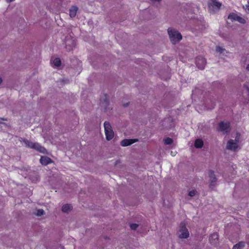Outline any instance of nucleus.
I'll return each instance as SVG.
<instances>
[{
  "label": "nucleus",
  "instance_id": "30",
  "mask_svg": "<svg viewBox=\"0 0 249 249\" xmlns=\"http://www.w3.org/2000/svg\"><path fill=\"white\" fill-rule=\"evenodd\" d=\"M153 2H155V1H160V0H151Z\"/></svg>",
  "mask_w": 249,
  "mask_h": 249
},
{
  "label": "nucleus",
  "instance_id": "15",
  "mask_svg": "<svg viewBox=\"0 0 249 249\" xmlns=\"http://www.w3.org/2000/svg\"><path fill=\"white\" fill-rule=\"evenodd\" d=\"M195 147L196 148H201L203 146V142L202 140L198 139L195 141Z\"/></svg>",
  "mask_w": 249,
  "mask_h": 249
},
{
  "label": "nucleus",
  "instance_id": "29",
  "mask_svg": "<svg viewBox=\"0 0 249 249\" xmlns=\"http://www.w3.org/2000/svg\"><path fill=\"white\" fill-rule=\"evenodd\" d=\"M247 70L249 71V64L247 66Z\"/></svg>",
  "mask_w": 249,
  "mask_h": 249
},
{
  "label": "nucleus",
  "instance_id": "1",
  "mask_svg": "<svg viewBox=\"0 0 249 249\" xmlns=\"http://www.w3.org/2000/svg\"><path fill=\"white\" fill-rule=\"evenodd\" d=\"M21 141L25 144L26 147L28 148L36 150L43 154L47 153L46 148L37 142H33L26 139H22Z\"/></svg>",
  "mask_w": 249,
  "mask_h": 249
},
{
  "label": "nucleus",
  "instance_id": "22",
  "mask_svg": "<svg viewBox=\"0 0 249 249\" xmlns=\"http://www.w3.org/2000/svg\"><path fill=\"white\" fill-rule=\"evenodd\" d=\"M224 50H225V49H223V48H222L220 46H217L216 47V51L220 53H222L224 52Z\"/></svg>",
  "mask_w": 249,
  "mask_h": 249
},
{
  "label": "nucleus",
  "instance_id": "18",
  "mask_svg": "<svg viewBox=\"0 0 249 249\" xmlns=\"http://www.w3.org/2000/svg\"><path fill=\"white\" fill-rule=\"evenodd\" d=\"M53 64L56 67H59L61 65V61L59 58H55L53 61Z\"/></svg>",
  "mask_w": 249,
  "mask_h": 249
},
{
  "label": "nucleus",
  "instance_id": "19",
  "mask_svg": "<svg viewBox=\"0 0 249 249\" xmlns=\"http://www.w3.org/2000/svg\"><path fill=\"white\" fill-rule=\"evenodd\" d=\"M236 18V21H237L241 23L244 24L246 23V20L244 18H242V17H240L238 16H233Z\"/></svg>",
  "mask_w": 249,
  "mask_h": 249
},
{
  "label": "nucleus",
  "instance_id": "24",
  "mask_svg": "<svg viewBox=\"0 0 249 249\" xmlns=\"http://www.w3.org/2000/svg\"><path fill=\"white\" fill-rule=\"evenodd\" d=\"M138 227V225L135 223L131 224L130 227L132 230H135Z\"/></svg>",
  "mask_w": 249,
  "mask_h": 249
},
{
  "label": "nucleus",
  "instance_id": "9",
  "mask_svg": "<svg viewBox=\"0 0 249 249\" xmlns=\"http://www.w3.org/2000/svg\"><path fill=\"white\" fill-rule=\"evenodd\" d=\"M209 177L210 178V187L214 186L215 182L217 181V178H216L214 172L213 170H209Z\"/></svg>",
  "mask_w": 249,
  "mask_h": 249
},
{
  "label": "nucleus",
  "instance_id": "23",
  "mask_svg": "<svg viewBox=\"0 0 249 249\" xmlns=\"http://www.w3.org/2000/svg\"><path fill=\"white\" fill-rule=\"evenodd\" d=\"M196 190H191L190 191L189 193H188V195L190 196H191V197H193L194 196H195V195L196 194Z\"/></svg>",
  "mask_w": 249,
  "mask_h": 249
},
{
  "label": "nucleus",
  "instance_id": "5",
  "mask_svg": "<svg viewBox=\"0 0 249 249\" xmlns=\"http://www.w3.org/2000/svg\"><path fill=\"white\" fill-rule=\"evenodd\" d=\"M231 124L229 122H220L218 124V130L224 133H227L230 131Z\"/></svg>",
  "mask_w": 249,
  "mask_h": 249
},
{
  "label": "nucleus",
  "instance_id": "11",
  "mask_svg": "<svg viewBox=\"0 0 249 249\" xmlns=\"http://www.w3.org/2000/svg\"><path fill=\"white\" fill-rule=\"evenodd\" d=\"M101 103L102 107L106 109L109 104L108 97L107 94H104L102 99H101Z\"/></svg>",
  "mask_w": 249,
  "mask_h": 249
},
{
  "label": "nucleus",
  "instance_id": "27",
  "mask_svg": "<svg viewBox=\"0 0 249 249\" xmlns=\"http://www.w3.org/2000/svg\"><path fill=\"white\" fill-rule=\"evenodd\" d=\"M0 120H6V121H7L6 119H4L3 118H0ZM0 124H1V122L0 121Z\"/></svg>",
  "mask_w": 249,
  "mask_h": 249
},
{
  "label": "nucleus",
  "instance_id": "28",
  "mask_svg": "<svg viewBox=\"0 0 249 249\" xmlns=\"http://www.w3.org/2000/svg\"><path fill=\"white\" fill-rule=\"evenodd\" d=\"M128 105H129V103H127L126 104H124V107H126L128 106Z\"/></svg>",
  "mask_w": 249,
  "mask_h": 249
},
{
  "label": "nucleus",
  "instance_id": "2",
  "mask_svg": "<svg viewBox=\"0 0 249 249\" xmlns=\"http://www.w3.org/2000/svg\"><path fill=\"white\" fill-rule=\"evenodd\" d=\"M168 33L170 40L174 44H176L182 39L181 34L172 28H168Z\"/></svg>",
  "mask_w": 249,
  "mask_h": 249
},
{
  "label": "nucleus",
  "instance_id": "17",
  "mask_svg": "<svg viewBox=\"0 0 249 249\" xmlns=\"http://www.w3.org/2000/svg\"><path fill=\"white\" fill-rule=\"evenodd\" d=\"M245 247V243L240 242L233 246L232 249H242Z\"/></svg>",
  "mask_w": 249,
  "mask_h": 249
},
{
  "label": "nucleus",
  "instance_id": "25",
  "mask_svg": "<svg viewBox=\"0 0 249 249\" xmlns=\"http://www.w3.org/2000/svg\"><path fill=\"white\" fill-rule=\"evenodd\" d=\"M237 16V15L235 14H230L229 17H228V18L229 19H231V20H235L236 21V18L234 16Z\"/></svg>",
  "mask_w": 249,
  "mask_h": 249
},
{
  "label": "nucleus",
  "instance_id": "10",
  "mask_svg": "<svg viewBox=\"0 0 249 249\" xmlns=\"http://www.w3.org/2000/svg\"><path fill=\"white\" fill-rule=\"evenodd\" d=\"M218 234L217 233L212 234L209 237V241L211 244L215 245L218 242Z\"/></svg>",
  "mask_w": 249,
  "mask_h": 249
},
{
  "label": "nucleus",
  "instance_id": "16",
  "mask_svg": "<svg viewBox=\"0 0 249 249\" xmlns=\"http://www.w3.org/2000/svg\"><path fill=\"white\" fill-rule=\"evenodd\" d=\"M71 208L72 207L71 205L67 204L62 206V211L64 213H68Z\"/></svg>",
  "mask_w": 249,
  "mask_h": 249
},
{
  "label": "nucleus",
  "instance_id": "3",
  "mask_svg": "<svg viewBox=\"0 0 249 249\" xmlns=\"http://www.w3.org/2000/svg\"><path fill=\"white\" fill-rule=\"evenodd\" d=\"M105 132L106 139L107 141L111 140L113 139L114 136V132L112 129L111 126L109 123L105 121L104 124Z\"/></svg>",
  "mask_w": 249,
  "mask_h": 249
},
{
  "label": "nucleus",
  "instance_id": "20",
  "mask_svg": "<svg viewBox=\"0 0 249 249\" xmlns=\"http://www.w3.org/2000/svg\"><path fill=\"white\" fill-rule=\"evenodd\" d=\"M164 142L165 144H171L173 143V140L172 139L168 137L164 139Z\"/></svg>",
  "mask_w": 249,
  "mask_h": 249
},
{
  "label": "nucleus",
  "instance_id": "13",
  "mask_svg": "<svg viewBox=\"0 0 249 249\" xmlns=\"http://www.w3.org/2000/svg\"><path fill=\"white\" fill-rule=\"evenodd\" d=\"M78 7L76 6H72L69 10V15L71 18H74L77 14Z\"/></svg>",
  "mask_w": 249,
  "mask_h": 249
},
{
  "label": "nucleus",
  "instance_id": "7",
  "mask_svg": "<svg viewBox=\"0 0 249 249\" xmlns=\"http://www.w3.org/2000/svg\"><path fill=\"white\" fill-rule=\"evenodd\" d=\"M196 64L198 69L203 70L206 64V60L203 56H198L196 59Z\"/></svg>",
  "mask_w": 249,
  "mask_h": 249
},
{
  "label": "nucleus",
  "instance_id": "14",
  "mask_svg": "<svg viewBox=\"0 0 249 249\" xmlns=\"http://www.w3.org/2000/svg\"><path fill=\"white\" fill-rule=\"evenodd\" d=\"M211 2L209 3V5L212 6L213 7H215L217 9H220V7L222 5L221 3L217 1L216 0H210Z\"/></svg>",
  "mask_w": 249,
  "mask_h": 249
},
{
  "label": "nucleus",
  "instance_id": "6",
  "mask_svg": "<svg viewBox=\"0 0 249 249\" xmlns=\"http://www.w3.org/2000/svg\"><path fill=\"white\" fill-rule=\"evenodd\" d=\"M179 232V237L180 238H187L189 237V231L185 227V224L182 222L180 224Z\"/></svg>",
  "mask_w": 249,
  "mask_h": 249
},
{
  "label": "nucleus",
  "instance_id": "8",
  "mask_svg": "<svg viewBox=\"0 0 249 249\" xmlns=\"http://www.w3.org/2000/svg\"><path fill=\"white\" fill-rule=\"evenodd\" d=\"M138 141L137 139H124L121 142V145L122 146H127L128 145H130L134 143L135 142Z\"/></svg>",
  "mask_w": 249,
  "mask_h": 249
},
{
  "label": "nucleus",
  "instance_id": "26",
  "mask_svg": "<svg viewBox=\"0 0 249 249\" xmlns=\"http://www.w3.org/2000/svg\"><path fill=\"white\" fill-rule=\"evenodd\" d=\"M15 0H6V1L7 2H12V1H14Z\"/></svg>",
  "mask_w": 249,
  "mask_h": 249
},
{
  "label": "nucleus",
  "instance_id": "4",
  "mask_svg": "<svg viewBox=\"0 0 249 249\" xmlns=\"http://www.w3.org/2000/svg\"><path fill=\"white\" fill-rule=\"evenodd\" d=\"M239 140L236 138L234 140L231 139L227 142L226 148L228 150L235 151L238 147V143Z\"/></svg>",
  "mask_w": 249,
  "mask_h": 249
},
{
  "label": "nucleus",
  "instance_id": "21",
  "mask_svg": "<svg viewBox=\"0 0 249 249\" xmlns=\"http://www.w3.org/2000/svg\"><path fill=\"white\" fill-rule=\"evenodd\" d=\"M44 213V211L43 209H38L37 210L36 214V215L40 216L43 215Z\"/></svg>",
  "mask_w": 249,
  "mask_h": 249
},
{
  "label": "nucleus",
  "instance_id": "12",
  "mask_svg": "<svg viewBox=\"0 0 249 249\" xmlns=\"http://www.w3.org/2000/svg\"><path fill=\"white\" fill-rule=\"evenodd\" d=\"M52 162L53 161L51 158L46 156H41L40 159V162L43 165H47Z\"/></svg>",
  "mask_w": 249,
  "mask_h": 249
}]
</instances>
